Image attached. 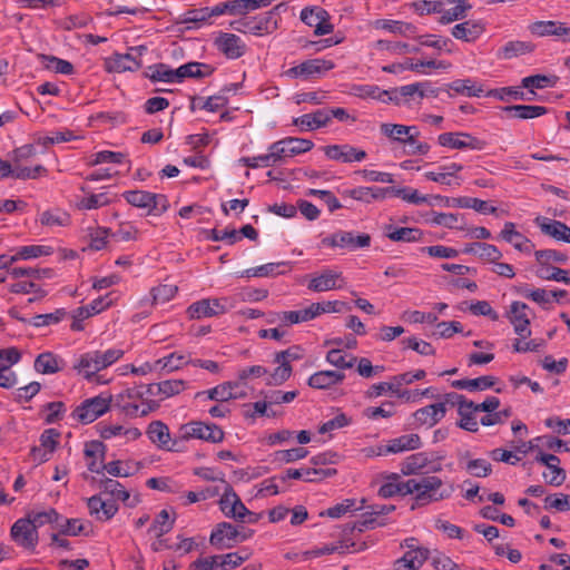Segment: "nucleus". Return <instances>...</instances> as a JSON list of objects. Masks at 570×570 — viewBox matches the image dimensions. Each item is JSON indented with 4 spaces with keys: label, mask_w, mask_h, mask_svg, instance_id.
I'll use <instances>...</instances> for the list:
<instances>
[{
    "label": "nucleus",
    "mask_w": 570,
    "mask_h": 570,
    "mask_svg": "<svg viewBox=\"0 0 570 570\" xmlns=\"http://www.w3.org/2000/svg\"><path fill=\"white\" fill-rule=\"evenodd\" d=\"M454 488L452 484L444 485L443 481L435 475H423L415 479H409L405 485V492L414 495V504L426 505L432 502H438L448 499L453 493Z\"/></svg>",
    "instance_id": "obj_1"
},
{
    "label": "nucleus",
    "mask_w": 570,
    "mask_h": 570,
    "mask_svg": "<svg viewBox=\"0 0 570 570\" xmlns=\"http://www.w3.org/2000/svg\"><path fill=\"white\" fill-rule=\"evenodd\" d=\"M286 10L285 3H279L272 10L264 12L257 17H247L230 22V28L237 32L252 33L255 36H263L274 32L277 29V20L275 14L279 10Z\"/></svg>",
    "instance_id": "obj_2"
},
{
    "label": "nucleus",
    "mask_w": 570,
    "mask_h": 570,
    "mask_svg": "<svg viewBox=\"0 0 570 570\" xmlns=\"http://www.w3.org/2000/svg\"><path fill=\"white\" fill-rule=\"evenodd\" d=\"M314 147L312 140L287 137L272 144L268 148L269 153L262 157L264 165L274 166L277 161H281L287 157H293L306 151H309Z\"/></svg>",
    "instance_id": "obj_3"
},
{
    "label": "nucleus",
    "mask_w": 570,
    "mask_h": 570,
    "mask_svg": "<svg viewBox=\"0 0 570 570\" xmlns=\"http://www.w3.org/2000/svg\"><path fill=\"white\" fill-rule=\"evenodd\" d=\"M122 196L131 206L146 209L148 215L159 216L169 206L167 197L163 194L146 190H128Z\"/></svg>",
    "instance_id": "obj_4"
},
{
    "label": "nucleus",
    "mask_w": 570,
    "mask_h": 570,
    "mask_svg": "<svg viewBox=\"0 0 570 570\" xmlns=\"http://www.w3.org/2000/svg\"><path fill=\"white\" fill-rule=\"evenodd\" d=\"M111 395H97L82 401L72 412V417L82 424H89L107 413L111 406Z\"/></svg>",
    "instance_id": "obj_5"
},
{
    "label": "nucleus",
    "mask_w": 570,
    "mask_h": 570,
    "mask_svg": "<svg viewBox=\"0 0 570 570\" xmlns=\"http://www.w3.org/2000/svg\"><path fill=\"white\" fill-rule=\"evenodd\" d=\"M181 440L198 439L212 443H220L224 440V431L214 423L194 421L179 428Z\"/></svg>",
    "instance_id": "obj_6"
},
{
    "label": "nucleus",
    "mask_w": 570,
    "mask_h": 570,
    "mask_svg": "<svg viewBox=\"0 0 570 570\" xmlns=\"http://www.w3.org/2000/svg\"><path fill=\"white\" fill-rule=\"evenodd\" d=\"M104 368L99 350L81 354L78 361L73 364V370L77 374L89 382L95 380L97 383H106L107 381H101L100 376L97 375L98 372Z\"/></svg>",
    "instance_id": "obj_7"
},
{
    "label": "nucleus",
    "mask_w": 570,
    "mask_h": 570,
    "mask_svg": "<svg viewBox=\"0 0 570 570\" xmlns=\"http://www.w3.org/2000/svg\"><path fill=\"white\" fill-rule=\"evenodd\" d=\"M395 510L393 504H373L368 507V511L362 514V521L347 523L344 527V533H352L354 530L363 532L365 529H373L375 527L384 525V522L379 521L377 518L385 515Z\"/></svg>",
    "instance_id": "obj_8"
},
{
    "label": "nucleus",
    "mask_w": 570,
    "mask_h": 570,
    "mask_svg": "<svg viewBox=\"0 0 570 570\" xmlns=\"http://www.w3.org/2000/svg\"><path fill=\"white\" fill-rule=\"evenodd\" d=\"M322 244L331 247L347 248L355 250L357 248L368 247L371 245V236L368 234H357L352 232L340 230L325 237Z\"/></svg>",
    "instance_id": "obj_9"
},
{
    "label": "nucleus",
    "mask_w": 570,
    "mask_h": 570,
    "mask_svg": "<svg viewBox=\"0 0 570 570\" xmlns=\"http://www.w3.org/2000/svg\"><path fill=\"white\" fill-rule=\"evenodd\" d=\"M438 142L443 147L452 149H473L482 150L487 142L476 137L471 136L468 132H443L439 135Z\"/></svg>",
    "instance_id": "obj_10"
},
{
    "label": "nucleus",
    "mask_w": 570,
    "mask_h": 570,
    "mask_svg": "<svg viewBox=\"0 0 570 570\" xmlns=\"http://www.w3.org/2000/svg\"><path fill=\"white\" fill-rule=\"evenodd\" d=\"M220 482L225 487L224 493L219 500L220 510L227 518H233L236 521L245 522L244 513L247 512V508L235 493L229 483H227L224 479H220Z\"/></svg>",
    "instance_id": "obj_11"
},
{
    "label": "nucleus",
    "mask_w": 570,
    "mask_h": 570,
    "mask_svg": "<svg viewBox=\"0 0 570 570\" xmlns=\"http://www.w3.org/2000/svg\"><path fill=\"white\" fill-rule=\"evenodd\" d=\"M323 151L328 159L344 164L360 163L367 157L365 150L348 144L327 145L323 147Z\"/></svg>",
    "instance_id": "obj_12"
},
{
    "label": "nucleus",
    "mask_w": 570,
    "mask_h": 570,
    "mask_svg": "<svg viewBox=\"0 0 570 570\" xmlns=\"http://www.w3.org/2000/svg\"><path fill=\"white\" fill-rule=\"evenodd\" d=\"M529 312V306L518 301L512 302L507 312V317L513 325L514 332L522 338L531 335Z\"/></svg>",
    "instance_id": "obj_13"
},
{
    "label": "nucleus",
    "mask_w": 570,
    "mask_h": 570,
    "mask_svg": "<svg viewBox=\"0 0 570 570\" xmlns=\"http://www.w3.org/2000/svg\"><path fill=\"white\" fill-rule=\"evenodd\" d=\"M238 535V527L228 522H220L212 531L209 543L217 549H230L237 543Z\"/></svg>",
    "instance_id": "obj_14"
},
{
    "label": "nucleus",
    "mask_w": 570,
    "mask_h": 570,
    "mask_svg": "<svg viewBox=\"0 0 570 570\" xmlns=\"http://www.w3.org/2000/svg\"><path fill=\"white\" fill-rule=\"evenodd\" d=\"M12 539L21 547L33 549L38 542V531L27 519L17 520L11 528Z\"/></svg>",
    "instance_id": "obj_15"
},
{
    "label": "nucleus",
    "mask_w": 570,
    "mask_h": 570,
    "mask_svg": "<svg viewBox=\"0 0 570 570\" xmlns=\"http://www.w3.org/2000/svg\"><path fill=\"white\" fill-rule=\"evenodd\" d=\"M333 68H334L333 61L316 58V59L306 60L297 66L289 68L286 71V75L292 78H297V77L308 78L314 75H320L325 71L332 70Z\"/></svg>",
    "instance_id": "obj_16"
},
{
    "label": "nucleus",
    "mask_w": 570,
    "mask_h": 570,
    "mask_svg": "<svg viewBox=\"0 0 570 570\" xmlns=\"http://www.w3.org/2000/svg\"><path fill=\"white\" fill-rule=\"evenodd\" d=\"M534 223L543 235L570 244V227L564 223L542 216L537 217Z\"/></svg>",
    "instance_id": "obj_17"
},
{
    "label": "nucleus",
    "mask_w": 570,
    "mask_h": 570,
    "mask_svg": "<svg viewBox=\"0 0 570 570\" xmlns=\"http://www.w3.org/2000/svg\"><path fill=\"white\" fill-rule=\"evenodd\" d=\"M215 46L228 59L240 58L246 52L245 42L234 33L222 32L215 39Z\"/></svg>",
    "instance_id": "obj_18"
},
{
    "label": "nucleus",
    "mask_w": 570,
    "mask_h": 570,
    "mask_svg": "<svg viewBox=\"0 0 570 570\" xmlns=\"http://www.w3.org/2000/svg\"><path fill=\"white\" fill-rule=\"evenodd\" d=\"M336 474L335 469H316V468H301V469H288L284 474L279 475V481L285 482L288 479L299 480L303 479L306 482L320 481L325 478Z\"/></svg>",
    "instance_id": "obj_19"
},
{
    "label": "nucleus",
    "mask_w": 570,
    "mask_h": 570,
    "mask_svg": "<svg viewBox=\"0 0 570 570\" xmlns=\"http://www.w3.org/2000/svg\"><path fill=\"white\" fill-rule=\"evenodd\" d=\"M535 461L544 464L551 471V476L543 473V478L548 484L559 487L566 481V471L559 466L560 459L557 455L547 454L540 451L535 456Z\"/></svg>",
    "instance_id": "obj_20"
},
{
    "label": "nucleus",
    "mask_w": 570,
    "mask_h": 570,
    "mask_svg": "<svg viewBox=\"0 0 570 570\" xmlns=\"http://www.w3.org/2000/svg\"><path fill=\"white\" fill-rule=\"evenodd\" d=\"M225 311L226 309L219 299L207 298V299H200L198 302L193 303L188 307L187 313L190 318L200 320L204 317H213V316L223 314V313H225Z\"/></svg>",
    "instance_id": "obj_21"
},
{
    "label": "nucleus",
    "mask_w": 570,
    "mask_h": 570,
    "mask_svg": "<svg viewBox=\"0 0 570 570\" xmlns=\"http://www.w3.org/2000/svg\"><path fill=\"white\" fill-rule=\"evenodd\" d=\"M344 279L342 274L332 269H325L321 275L313 277L307 288L313 292H327L342 288Z\"/></svg>",
    "instance_id": "obj_22"
},
{
    "label": "nucleus",
    "mask_w": 570,
    "mask_h": 570,
    "mask_svg": "<svg viewBox=\"0 0 570 570\" xmlns=\"http://www.w3.org/2000/svg\"><path fill=\"white\" fill-rule=\"evenodd\" d=\"M485 31V24L481 20H466L455 24L451 29V35L465 42H474Z\"/></svg>",
    "instance_id": "obj_23"
},
{
    "label": "nucleus",
    "mask_w": 570,
    "mask_h": 570,
    "mask_svg": "<svg viewBox=\"0 0 570 570\" xmlns=\"http://www.w3.org/2000/svg\"><path fill=\"white\" fill-rule=\"evenodd\" d=\"M107 72H125L136 71L141 67V62L137 60L131 53H115L105 59L104 63Z\"/></svg>",
    "instance_id": "obj_24"
},
{
    "label": "nucleus",
    "mask_w": 570,
    "mask_h": 570,
    "mask_svg": "<svg viewBox=\"0 0 570 570\" xmlns=\"http://www.w3.org/2000/svg\"><path fill=\"white\" fill-rule=\"evenodd\" d=\"M87 505L90 514L95 515L99 521L111 519L118 511V505L115 501L102 500L99 495L89 498Z\"/></svg>",
    "instance_id": "obj_25"
},
{
    "label": "nucleus",
    "mask_w": 570,
    "mask_h": 570,
    "mask_svg": "<svg viewBox=\"0 0 570 570\" xmlns=\"http://www.w3.org/2000/svg\"><path fill=\"white\" fill-rule=\"evenodd\" d=\"M146 434L149 440L156 444L159 449L173 451L174 446H169L170 443V432L168 426L163 421H153L149 423ZM177 442L174 441L173 445Z\"/></svg>",
    "instance_id": "obj_26"
},
{
    "label": "nucleus",
    "mask_w": 570,
    "mask_h": 570,
    "mask_svg": "<svg viewBox=\"0 0 570 570\" xmlns=\"http://www.w3.org/2000/svg\"><path fill=\"white\" fill-rule=\"evenodd\" d=\"M446 414V409L443 404H430L416 410L413 413L415 421L420 425L432 428L438 424Z\"/></svg>",
    "instance_id": "obj_27"
},
{
    "label": "nucleus",
    "mask_w": 570,
    "mask_h": 570,
    "mask_svg": "<svg viewBox=\"0 0 570 570\" xmlns=\"http://www.w3.org/2000/svg\"><path fill=\"white\" fill-rule=\"evenodd\" d=\"M327 115L330 114L326 111V108L318 109L315 112L294 118L293 125L299 127L302 130H316L330 124Z\"/></svg>",
    "instance_id": "obj_28"
},
{
    "label": "nucleus",
    "mask_w": 570,
    "mask_h": 570,
    "mask_svg": "<svg viewBox=\"0 0 570 570\" xmlns=\"http://www.w3.org/2000/svg\"><path fill=\"white\" fill-rule=\"evenodd\" d=\"M500 237L512 244L513 247L522 253H530L533 248L531 242L515 229V225L511 222L504 224L503 229L500 233Z\"/></svg>",
    "instance_id": "obj_29"
},
{
    "label": "nucleus",
    "mask_w": 570,
    "mask_h": 570,
    "mask_svg": "<svg viewBox=\"0 0 570 570\" xmlns=\"http://www.w3.org/2000/svg\"><path fill=\"white\" fill-rule=\"evenodd\" d=\"M345 374L340 371H320L309 376L307 384L313 389L324 390L340 384Z\"/></svg>",
    "instance_id": "obj_30"
},
{
    "label": "nucleus",
    "mask_w": 570,
    "mask_h": 570,
    "mask_svg": "<svg viewBox=\"0 0 570 570\" xmlns=\"http://www.w3.org/2000/svg\"><path fill=\"white\" fill-rule=\"evenodd\" d=\"M497 379L492 375L479 376L475 379H461L451 383L452 387L458 390L485 391L494 386Z\"/></svg>",
    "instance_id": "obj_31"
},
{
    "label": "nucleus",
    "mask_w": 570,
    "mask_h": 570,
    "mask_svg": "<svg viewBox=\"0 0 570 570\" xmlns=\"http://www.w3.org/2000/svg\"><path fill=\"white\" fill-rule=\"evenodd\" d=\"M105 445L99 441H92L86 444L85 455L90 459L87 463L88 470L95 473H102L105 471L102 469L104 455H105Z\"/></svg>",
    "instance_id": "obj_32"
},
{
    "label": "nucleus",
    "mask_w": 570,
    "mask_h": 570,
    "mask_svg": "<svg viewBox=\"0 0 570 570\" xmlns=\"http://www.w3.org/2000/svg\"><path fill=\"white\" fill-rule=\"evenodd\" d=\"M458 413L460 415V421L456 423L459 428L473 433L478 432L476 413L479 412L475 410L473 401L468 400L463 405L460 404Z\"/></svg>",
    "instance_id": "obj_33"
},
{
    "label": "nucleus",
    "mask_w": 570,
    "mask_h": 570,
    "mask_svg": "<svg viewBox=\"0 0 570 570\" xmlns=\"http://www.w3.org/2000/svg\"><path fill=\"white\" fill-rule=\"evenodd\" d=\"M385 236L393 242H419L423 237V232L412 227L385 226Z\"/></svg>",
    "instance_id": "obj_34"
},
{
    "label": "nucleus",
    "mask_w": 570,
    "mask_h": 570,
    "mask_svg": "<svg viewBox=\"0 0 570 570\" xmlns=\"http://www.w3.org/2000/svg\"><path fill=\"white\" fill-rule=\"evenodd\" d=\"M534 50V45L529 41H509L498 52L499 59L510 60L512 58L530 53Z\"/></svg>",
    "instance_id": "obj_35"
},
{
    "label": "nucleus",
    "mask_w": 570,
    "mask_h": 570,
    "mask_svg": "<svg viewBox=\"0 0 570 570\" xmlns=\"http://www.w3.org/2000/svg\"><path fill=\"white\" fill-rule=\"evenodd\" d=\"M421 446V438L417 434H405L393 439L386 445L387 453H400L416 450Z\"/></svg>",
    "instance_id": "obj_36"
},
{
    "label": "nucleus",
    "mask_w": 570,
    "mask_h": 570,
    "mask_svg": "<svg viewBox=\"0 0 570 570\" xmlns=\"http://www.w3.org/2000/svg\"><path fill=\"white\" fill-rule=\"evenodd\" d=\"M214 72V68L203 62H188L178 68V78L181 82L185 78H205Z\"/></svg>",
    "instance_id": "obj_37"
},
{
    "label": "nucleus",
    "mask_w": 570,
    "mask_h": 570,
    "mask_svg": "<svg viewBox=\"0 0 570 570\" xmlns=\"http://www.w3.org/2000/svg\"><path fill=\"white\" fill-rule=\"evenodd\" d=\"M502 110L519 119H533L548 112L546 107L532 105L505 106L502 108Z\"/></svg>",
    "instance_id": "obj_38"
},
{
    "label": "nucleus",
    "mask_w": 570,
    "mask_h": 570,
    "mask_svg": "<svg viewBox=\"0 0 570 570\" xmlns=\"http://www.w3.org/2000/svg\"><path fill=\"white\" fill-rule=\"evenodd\" d=\"M61 360L51 352L39 354L35 360V370L41 374H55L62 370Z\"/></svg>",
    "instance_id": "obj_39"
},
{
    "label": "nucleus",
    "mask_w": 570,
    "mask_h": 570,
    "mask_svg": "<svg viewBox=\"0 0 570 570\" xmlns=\"http://www.w3.org/2000/svg\"><path fill=\"white\" fill-rule=\"evenodd\" d=\"M150 73L147 75V77L151 81H164V82H179L178 78V68L171 69L166 63H156L154 66L149 67Z\"/></svg>",
    "instance_id": "obj_40"
},
{
    "label": "nucleus",
    "mask_w": 570,
    "mask_h": 570,
    "mask_svg": "<svg viewBox=\"0 0 570 570\" xmlns=\"http://www.w3.org/2000/svg\"><path fill=\"white\" fill-rule=\"evenodd\" d=\"M414 128L415 126H405L389 122L381 124L380 126L382 135L403 145L405 142L406 137L411 136V132L413 131Z\"/></svg>",
    "instance_id": "obj_41"
},
{
    "label": "nucleus",
    "mask_w": 570,
    "mask_h": 570,
    "mask_svg": "<svg viewBox=\"0 0 570 570\" xmlns=\"http://www.w3.org/2000/svg\"><path fill=\"white\" fill-rule=\"evenodd\" d=\"M406 481H400V475L396 473H392L387 476V482L382 484L379 489V495L381 498H391L393 495H407L409 492H405Z\"/></svg>",
    "instance_id": "obj_42"
},
{
    "label": "nucleus",
    "mask_w": 570,
    "mask_h": 570,
    "mask_svg": "<svg viewBox=\"0 0 570 570\" xmlns=\"http://www.w3.org/2000/svg\"><path fill=\"white\" fill-rule=\"evenodd\" d=\"M452 206L459 208H472L482 214H494L497 212V207L488 206L485 200L466 196L452 198Z\"/></svg>",
    "instance_id": "obj_43"
},
{
    "label": "nucleus",
    "mask_w": 570,
    "mask_h": 570,
    "mask_svg": "<svg viewBox=\"0 0 570 570\" xmlns=\"http://www.w3.org/2000/svg\"><path fill=\"white\" fill-rule=\"evenodd\" d=\"M430 459L425 452H419L407 456L401 465V472L404 475L417 473L421 469L425 468Z\"/></svg>",
    "instance_id": "obj_44"
},
{
    "label": "nucleus",
    "mask_w": 570,
    "mask_h": 570,
    "mask_svg": "<svg viewBox=\"0 0 570 570\" xmlns=\"http://www.w3.org/2000/svg\"><path fill=\"white\" fill-rule=\"evenodd\" d=\"M281 318L282 325L289 326L312 321L315 316L311 304L308 307L303 309L282 312Z\"/></svg>",
    "instance_id": "obj_45"
},
{
    "label": "nucleus",
    "mask_w": 570,
    "mask_h": 570,
    "mask_svg": "<svg viewBox=\"0 0 570 570\" xmlns=\"http://www.w3.org/2000/svg\"><path fill=\"white\" fill-rule=\"evenodd\" d=\"M99 488L116 500L126 502L129 499V492L117 480L104 476L99 480Z\"/></svg>",
    "instance_id": "obj_46"
},
{
    "label": "nucleus",
    "mask_w": 570,
    "mask_h": 570,
    "mask_svg": "<svg viewBox=\"0 0 570 570\" xmlns=\"http://www.w3.org/2000/svg\"><path fill=\"white\" fill-rule=\"evenodd\" d=\"M174 523L175 518H170L169 512L164 509L157 514L148 531L160 538L173 529Z\"/></svg>",
    "instance_id": "obj_47"
},
{
    "label": "nucleus",
    "mask_w": 570,
    "mask_h": 570,
    "mask_svg": "<svg viewBox=\"0 0 570 570\" xmlns=\"http://www.w3.org/2000/svg\"><path fill=\"white\" fill-rule=\"evenodd\" d=\"M28 519L37 529L47 523L55 524L57 527L58 522L62 520V517L53 508H50L46 511L31 512L28 514Z\"/></svg>",
    "instance_id": "obj_48"
},
{
    "label": "nucleus",
    "mask_w": 570,
    "mask_h": 570,
    "mask_svg": "<svg viewBox=\"0 0 570 570\" xmlns=\"http://www.w3.org/2000/svg\"><path fill=\"white\" fill-rule=\"evenodd\" d=\"M379 23L382 29L392 33H397L409 38H414L416 35V27L409 22L381 20Z\"/></svg>",
    "instance_id": "obj_49"
},
{
    "label": "nucleus",
    "mask_w": 570,
    "mask_h": 570,
    "mask_svg": "<svg viewBox=\"0 0 570 570\" xmlns=\"http://www.w3.org/2000/svg\"><path fill=\"white\" fill-rule=\"evenodd\" d=\"M346 357L347 355H345L343 351L338 348H333L326 354V361L341 370L352 368L357 362V357L354 355H350L348 360Z\"/></svg>",
    "instance_id": "obj_50"
},
{
    "label": "nucleus",
    "mask_w": 570,
    "mask_h": 570,
    "mask_svg": "<svg viewBox=\"0 0 570 570\" xmlns=\"http://www.w3.org/2000/svg\"><path fill=\"white\" fill-rule=\"evenodd\" d=\"M209 19L208 7L191 9L179 14L173 21L175 24L200 23Z\"/></svg>",
    "instance_id": "obj_51"
},
{
    "label": "nucleus",
    "mask_w": 570,
    "mask_h": 570,
    "mask_svg": "<svg viewBox=\"0 0 570 570\" xmlns=\"http://www.w3.org/2000/svg\"><path fill=\"white\" fill-rule=\"evenodd\" d=\"M51 253V247L42 245H29L20 247L16 255L10 257V261L37 258L43 255H50Z\"/></svg>",
    "instance_id": "obj_52"
},
{
    "label": "nucleus",
    "mask_w": 570,
    "mask_h": 570,
    "mask_svg": "<svg viewBox=\"0 0 570 570\" xmlns=\"http://www.w3.org/2000/svg\"><path fill=\"white\" fill-rule=\"evenodd\" d=\"M539 265H550V263L566 264L568 255L556 249H540L534 252Z\"/></svg>",
    "instance_id": "obj_53"
},
{
    "label": "nucleus",
    "mask_w": 570,
    "mask_h": 570,
    "mask_svg": "<svg viewBox=\"0 0 570 570\" xmlns=\"http://www.w3.org/2000/svg\"><path fill=\"white\" fill-rule=\"evenodd\" d=\"M110 303L111 301L108 299V295L94 299L89 305L77 308V317L88 318L92 315H96L106 309Z\"/></svg>",
    "instance_id": "obj_54"
},
{
    "label": "nucleus",
    "mask_w": 570,
    "mask_h": 570,
    "mask_svg": "<svg viewBox=\"0 0 570 570\" xmlns=\"http://www.w3.org/2000/svg\"><path fill=\"white\" fill-rule=\"evenodd\" d=\"M178 288L174 284H160L150 291L151 304L166 303L177 293Z\"/></svg>",
    "instance_id": "obj_55"
},
{
    "label": "nucleus",
    "mask_w": 570,
    "mask_h": 570,
    "mask_svg": "<svg viewBox=\"0 0 570 570\" xmlns=\"http://www.w3.org/2000/svg\"><path fill=\"white\" fill-rule=\"evenodd\" d=\"M450 88L456 94L469 97H480L483 94L482 87L476 86L471 79L455 80L450 85Z\"/></svg>",
    "instance_id": "obj_56"
},
{
    "label": "nucleus",
    "mask_w": 570,
    "mask_h": 570,
    "mask_svg": "<svg viewBox=\"0 0 570 570\" xmlns=\"http://www.w3.org/2000/svg\"><path fill=\"white\" fill-rule=\"evenodd\" d=\"M462 218L458 214L452 213H434L432 223L446 228H459L464 229L465 224L462 223Z\"/></svg>",
    "instance_id": "obj_57"
},
{
    "label": "nucleus",
    "mask_w": 570,
    "mask_h": 570,
    "mask_svg": "<svg viewBox=\"0 0 570 570\" xmlns=\"http://www.w3.org/2000/svg\"><path fill=\"white\" fill-rule=\"evenodd\" d=\"M420 136V131L415 127L413 131L411 132V136L406 137L404 146L407 147L406 154L407 155H426L430 150V145L426 142H421L417 140V137Z\"/></svg>",
    "instance_id": "obj_58"
},
{
    "label": "nucleus",
    "mask_w": 570,
    "mask_h": 570,
    "mask_svg": "<svg viewBox=\"0 0 570 570\" xmlns=\"http://www.w3.org/2000/svg\"><path fill=\"white\" fill-rule=\"evenodd\" d=\"M472 9L471 4H456L455 7L444 10L441 18L440 23L442 24H449L451 22L462 20L466 17L468 12Z\"/></svg>",
    "instance_id": "obj_59"
},
{
    "label": "nucleus",
    "mask_w": 570,
    "mask_h": 570,
    "mask_svg": "<svg viewBox=\"0 0 570 570\" xmlns=\"http://www.w3.org/2000/svg\"><path fill=\"white\" fill-rule=\"evenodd\" d=\"M9 291L14 294H39V297H45L47 292L42 289L33 281L20 279L10 285Z\"/></svg>",
    "instance_id": "obj_60"
},
{
    "label": "nucleus",
    "mask_w": 570,
    "mask_h": 570,
    "mask_svg": "<svg viewBox=\"0 0 570 570\" xmlns=\"http://www.w3.org/2000/svg\"><path fill=\"white\" fill-rule=\"evenodd\" d=\"M41 59L48 69H51L58 73L71 75L73 72L72 63L67 60L57 58L55 56H46V55H42Z\"/></svg>",
    "instance_id": "obj_61"
},
{
    "label": "nucleus",
    "mask_w": 570,
    "mask_h": 570,
    "mask_svg": "<svg viewBox=\"0 0 570 570\" xmlns=\"http://www.w3.org/2000/svg\"><path fill=\"white\" fill-rule=\"evenodd\" d=\"M328 12L320 7H313V8H304L301 11V20L309 26V27H316L317 22H320V19H328Z\"/></svg>",
    "instance_id": "obj_62"
},
{
    "label": "nucleus",
    "mask_w": 570,
    "mask_h": 570,
    "mask_svg": "<svg viewBox=\"0 0 570 570\" xmlns=\"http://www.w3.org/2000/svg\"><path fill=\"white\" fill-rule=\"evenodd\" d=\"M544 509L557 510L560 512L570 511V495L569 494H552L544 499Z\"/></svg>",
    "instance_id": "obj_63"
},
{
    "label": "nucleus",
    "mask_w": 570,
    "mask_h": 570,
    "mask_svg": "<svg viewBox=\"0 0 570 570\" xmlns=\"http://www.w3.org/2000/svg\"><path fill=\"white\" fill-rule=\"evenodd\" d=\"M66 315H67V311L65 308H58L53 313L36 315L32 318L31 324L36 327L57 324L60 321H62L66 317Z\"/></svg>",
    "instance_id": "obj_64"
}]
</instances>
